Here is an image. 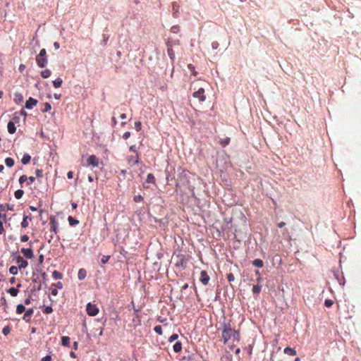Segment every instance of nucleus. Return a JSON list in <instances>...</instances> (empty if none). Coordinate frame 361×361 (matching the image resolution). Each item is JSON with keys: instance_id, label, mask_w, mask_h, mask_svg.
Here are the masks:
<instances>
[{"instance_id": "obj_1", "label": "nucleus", "mask_w": 361, "mask_h": 361, "mask_svg": "<svg viewBox=\"0 0 361 361\" xmlns=\"http://www.w3.org/2000/svg\"><path fill=\"white\" fill-rule=\"evenodd\" d=\"M222 338L224 343H227L231 338L234 341H239L240 335L235 329H231L230 324H225L222 331Z\"/></svg>"}, {"instance_id": "obj_2", "label": "nucleus", "mask_w": 361, "mask_h": 361, "mask_svg": "<svg viewBox=\"0 0 361 361\" xmlns=\"http://www.w3.org/2000/svg\"><path fill=\"white\" fill-rule=\"evenodd\" d=\"M86 311L89 316L94 317L99 313V309L95 305L89 302L86 307Z\"/></svg>"}, {"instance_id": "obj_3", "label": "nucleus", "mask_w": 361, "mask_h": 361, "mask_svg": "<svg viewBox=\"0 0 361 361\" xmlns=\"http://www.w3.org/2000/svg\"><path fill=\"white\" fill-rule=\"evenodd\" d=\"M127 162L130 166L138 164L140 160L139 153L136 152L135 155L128 156L126 158Z\"/></svg>"}, {"instance_id": "obj_4", "label": "nucleus", "mask_w": 361, "mask_h": 361, "mask_svg": "<svg viewBox=\"0 0 361 361\" xmlns=\"http://www.w3.org/2000/svg\"><path fill=\"white\" fill-rule=\"evenodd\" d=\"M192 96L193 97L198 99L200 102H204L206 99L204 89L202 87L199 88L197 91L193 92Z\"/></svg>"}, {"instance_id": "obj_5", "label": "nucleus", "mask_w": 361, "mask_h": 361, "mask_svg": "<svg viewBox=\"0 0 361 361\" xmlns=\"http://www.w3.org/2000/svg\"><path fill=\"white\" fill-rule=\"evenodd\" d=\"M16 261L18 265L19 269H25L28 266V262L19 255L16 257Z\"/></svg>"}, {"instance_id": "obj_6", "label": "nucleus", "mask_w": 361, "mask_h": 361, "mask_svg": "<svg viewBox=\"0 0 361 361\" xmlns=\"http://www.w3.org/2000/svg\"><path fill=\"white\" fill-rule=\"evenodd\" d=\"M36 62L39 67L44 68L47 64L48 60L47 56H39L37 55L36 56Z\"/></svg>"}, {"instance_id": "obj_7", "label": "nucleus", "mask_w": 361, "mask_h": 361, "mask_svg": "<svg viewBox=\"0 0 361 361\" xmlns=\"http://www.w3.org/2000/svg\"><path fill=\"white\" fill-rule=\"evenodd\" d=\"M87 165L97 167L99 166V159L95 155H90L87 159Z\"/></svg>"}, {"instance_id": "obj_8", "label": "nucleus", "mask_w": 361, "mask_h": 361, "mask_svg": "<svg viewBox=\"0 0 361 361\" xmlns=\"http://www.w3.org/2000/svg\"><path fill=\"white\" fill-rule=\"evenodd\" d=\"M209 279L210 278L207 274V272L206 271H201L200 277V281H201V283L203 285L206 286L208 284Z\"/></svg>"}, {"instance_id": "obj_9", "label": "nucleus", "mask_w": 361, "mask_h": 361, "mask_svg": "<svg viewBox=\"0 0 361 361\" xmlns=\"http://www.w3.org/2000/svg\"><path fill=\"white\" fill-rule=\"evenodd\" d=\"M49 224L51 226V231L56 234L58 232V223L54 216L50 217Z\"/></svg>"}, {"instance_id": "obj_10", "label": "nucleus", "mask_w": 361, "mask_h": 361, "mask_svg": "<svg viewBox=\"0 0 361 361\" xmlns=\"http://www.w3.org/2000/svg\"><path fill=\"white\" fill-rule=\"evenodd\" d=\"M37 100L32 98V97H30L27 101H26V103H25V108L26 109H32L34 106H35L37 104Z\"/></svg>"}, {"instance_id": "obj_11", "label": "nucleus", "mask_w": 361, "mask_h": 361, "mask_svg": "<svg viewBox=\"0 0 361 361\" xmlns=\"http://www.w3.org/2000/svg\"><path fill=\"white\" fill-rule=\"evenodd\" d=\"M21 253L27 259H32L34 257L33 251L31 248H22Z\"/></svg>"}, {"instance_id": "obj_12", "label": "nucleus", "mask_w": 361, "mask_h": 361, "mask_svg": "<svg viewBox=\"0 0 361 361\" xmlns=\"http://www.w3.org/2000/svg\"><path fill=\"white\" fill-rule=\"evenodd\" d=\"M33 313H34L33 309L30 308V309L27 310L23 317V319L26 322H29L31 320Z\"/></svg>"}, {"instance_id": "obj_13", "label": "nucleus", "mask_w": 361, "mask_h": 361, "mask_svg": "<svg viewBox=\"0 0 361 361\" xmlns=\"http://www.w3.org/2000/svg\"><path fill=\"white\" fill-rule=\"evenodd\" d=\"M13 101L17 104H20L23 102V97L20 93L16 92L14 94Z\"/></svg>"}, {"instance_id": "obj_14", "label": "nucleus", "mask_w": 361, "mask_h": 361, "mask_svg": "<svg viewBox=\"0 0 361 361\" xmlns=\"http://www.w3.org/2000/svg\"><path fill=\"white\" fill-rule=\"evenodd\" d=\"M7 129L10 134H13L16 131L15 123L13 121H9L7 125Z\"/></svg>"}, {"instance_id": "obj_15", "label": "nucleus", "mask_w": 361, "mask_h": 361, "mask_svg": "<svg viewBox=\"0 0 361 361\" xmlns=\"http://www.w3.org/2000/svg\"><path fill=\"white\" fill-rule=\"evenodd\" d=\"M86 276H87V271L83 268L80 269L78 271V279L83 280L85 279Z\"/></svg>"}, {"instance_id": "obj_16", "label": "nucleus", "mask_w": 361, "mask_h": 361, "mask_svg": "<svg viewBox=\"0 0 361 361\" xmlns=\"http://www.w3.org/2000/svg\"><path fill=\"white\" fill-rule=\"evenodd\" d=\"M167 52L170 59L173 60L175 59V52L173 50L171 45H169V44H167Z\"/></svg>"}, {"instance_id": "obj_17", "label": "nucleus", "mask_w": 361, "mask_h": 361, "mask_svg": "<svg viewBox=\"0 0 361 361\" xmlns=\"http://www.w3.org/2000/svg\"><path fill=\"white\" fill-rule=\"evenodd\" d=\"M175 353H180L182 350V343L180 341H177L173 346Z\"/></svg>"}, {"instance_id": "obj_18", "label": "nucleus", "mask_w": 361, "mask_h": 361, "mask_svg": "<svg viewBox=\"0 0 361 361\" xmlns=\"http://www.w3.org/2000/svg\"><path fill=\"white\" fill-rule=\"evenodd\" d=\"M283 351L285 354L289 355H295L297 353L296 350L290 347H286Z\"/></svg>"}, {"instance_id": "obj_19", "label": "nucleus", "mask_w": 361, "mask_h": 361, "mask_svg": "<svg viewBox=\"0 0 361 361\" xmlns=\"http://www.w3.org/2000/svg\"><path fill=\"white\" fill-rule=\"evenodd\" d=\"M28 219H31V218L29 216L24 215L23 219L21 222L22 228H25L28 226V225H29Z\"/></svg>"}, {"instance_id": "obj_20", "label": "nucleus", "mask_w": 361, "mask_h": 361, "mask_svg": "<svg viewBox=\"0 0 361 361\" xmlns=\"http://www.w3.org/2000/svg\"><path fill=\"white\" fill-rule=\"evenodd\" d=\"M31 160V157L28 154H24L23 158L21 159V162L23 164H27Z\"/></svg>"}, {"instance_id": "obj_21", "label": "nucleus", "mask_w": 361, "mask_h": 361, "mask_svg": "<svg viewBox=\"0 0 361 361\" xmlns=\"http://www.w3.org/2000/svg\"><path fill=\"white\" fill-rule=\"evenodd\" d=\"M63 80L61 78H57L53 81V85L55 88H59L61 86Z\"/></svg>"}, {"instance_id": "obj_22", "label": "nucleus", "mask_w": 361, "mask_h": 361, "mask_svg": "<svg viewBox=\"0 0 361 361\" xmlns=\"http://www.w3.org/2000/svg\"><path fill=\"white\" fill-rule=\"evenodd\" d=\"M252 264L258 268H262L264 266V262L260 259H256L252 262Z\"/></svg>"}, {"instance_id": "obj_23", "label": "nucleus", "mask_w": 361, "mask_h": 361, "mask_svg": "<svg viewBox=\"0 0 361 361\" xmlns=\"http://www.w3.org/2000/svg\"><path fill=\"white\" fill-rule=\"evenodd\" d=\"M61 343L64 346L69 347L70 346V338L68 336H62Z\"/></svg>"}, {"instance_id": "obj_24", "label": "nucleus", "mask_w": 361, "mask_h": 361, "mask_svg": "<svg viewBox=\"0 0 361 361\" xmlns=\"http://www.w3.org/2000/svg\"><path fill=\"white\" fill-rule=\"evenodd\" d=\"M51 71L49 69H45L41 72V76L43 78H48L51 76Z\"/></svg>"}, {"instance_id": "obj_25", "label": "nucleus", "mask_w": 361, "mask_h": 361, "mask_svg": "<svg viewBox=\"0 0 361 361\" xmlns=\"http://www.w3.org/2000/svg\"><path fill=\"white\" fill-rule=\"evenodd\" d=\"M7 292L13 297H15L18 295L19 290L16 288H10L7 290Z\"/></svg>"}, {"instance_id": "obj_26", "label": "nucleus", "mask_w": 361, "mask_h": 361, "mask_svg": "<svg viewBox=\"0 0 361 361\" xmlns=\"http://www.w3.org/2000/svg\"><path fill=\"white\" fill-rule=\"evenodd\" d=\"M25 311V307L23 305L19 304L17 305V307H16V313L17 314H20L23 313Z\"/></svg>"}, {"instance_id": "obj_27", "label": "nucleus", "mask_w": 361, "mask_h": 361, "mask_svg": "<svg viewBox=\"0 0 361 361\" xmlns=\"http://www.w3.org/2000/svg\"><path fill=\"white\" fill-rule=\"evenodd\" d=\"M262 286L259 284L254 285L252 287L253 294L258 295L261 291Z\"/></svg>"}, {"instance_id": "obj_28", "label": "nucleus", "mask_w": 361, "mask_h": 361, "mask_svg": "<svg viewBox=\"0 0 361 361\" xmlns=\"http://www.w3.org/2000/svg\"><path fill=\"white\" fill-rule=\"evenodd\" d=\"M68 221L69 222V224L72 226H75V225H77L79 224V221L74 219L73 216H68Z\"/></svg>"}, {"instance_id": "obj_29", "label": "nucleus", "mask_w": 361, "mask_h": 361, "mask_svg": "<svg viewBox=\"0 0 361 361\" xmlns=\"http://www.w3.org/2000/svg\"><path fill=\"white\" fill-rule=\"evenodd\" d=\"M52 277H53L54 279H56V280H57V279H62V277H63V275H62V274H61V272H59V271H56V270H55V271H54L52 272Z\"/></svg>"}, {"instance_id": "obj_30", "label": "nucleus", "mask_w": 361, "mask_h": 361, "mask_svg": "<svg viewBox=\"0 0 361 361\" xmlns=\"http://www.w3.org/2000/svg\"><path fill=\"white\" fill-rule=\"evenodd\" d=\"M147 183L155 184V178L152 173H149L146 180Z\"/></svg>"}, {"instance_id": "obj_31", "label": "nucleus", "mask_w": 361, "mask_h": 361, "mask_svg": "<svg viewBox=\"0 0 361 361\" xmlns=\"http://www.w3.org/2000/svg\"><path fill=\"white\" fill-rule=\"evenodd\" d=\"M14 160L11 157H8L5 159V164L8 167H12L14 165Z\"/></svg>"}, {"instance_id": "obj_32", "label": "nucleus", "mask_w": 361, "mask_h": 361, "mask_svg": "<svg viewBox=\"0 0 361 361\" xmlns=\"http://www.w3.org/2000/svg\"><path fill=\"white\" fill-rule=\"evenodd\" d=\"M18 267H16V266H11L10 268H9V272L11 274L15 276V275H17L18 273Z\"/></svg>"}, {"instance_id": "obj_33", "label": "nucleus", "mask_w": 361, "mask_h": 361, "mask_svg": "<svg viewBox=\"0 0 361 361\" xmlns=\"http://www.w3.org/2000/svg\"><path fill=\"white\" fill-rule=\"evenodd\" d=\"M24 194V191L22 190H18L15 192L14 195L15 197L18 200L20 199Z\"/></svg>"}, {"instance_id": "obj_34", "label": "nucleus", "mask_w": 361, "mask_h": 361, "mask_svg": "<svg viewBox=\"0 0 361 361\" xmlns=\"http://www.w3.org/2000/svg\"><path fill=\"white\" fill-rule=\"evenodd\" d=\"M229 142H230V138L229 137H226L225 139L221 140L219 141V143L224 147H226V145H228L229 144Z\"/></svg>"}, {"instance_id": "obj_35", "label": "nucleus", "mask_w": 361, "mask_h": 361, "mask_svg": "<svg viewBox=\"0 0 361 361\" xmlns=\"http://www.w3.org/2000/svg\"><path fill=\"white\" fill-rule=\"evenodd\" d=\"M27 180V176L26 175H22L19 178V183L21 185V187L23 186V184Z\"/></svg>"}, {"instance_id": "obj_36", "label": "nucleus", "mask_w": 361, "mask_h": 361, "mask_svg": "<svg viewBox=\"0 0 361 361\" xmlns=\"http://www.w3.org/2000/svg\"><path fill=\"white\" fill-rule=\"evenodd\" d=\"M44 108L42 109L43 112H47V111H50L51 109V104L48 102L44 103Z\"/></svg>"}, {"instance_id": "obj_37", "label": "nucleus", "mask_w": 361, "mask_h": 361, "mask_svg": "<svg viewBox=\"0 0 361 361\" xmlns=\"http://www.w3.org/2000/svg\"><path fill=\"white\" fill-rule=\"evenodd\" d=\"M109 259H110V256L109 255H103L102 259H101V262L104 264L108 262Z\"/></svg>"}, {"instance_id": "obj_38", "label": "nucleus", "mask_w": 361, "mask_h": 361, "mask_svg": "<svg viewBox=\"0 0 361 361\" xmlns=\"http://www.w3.org/2000/svg\"><path fill=\"white\" fill-rule=\"evenodd\" d=\"M154 330L157 334L162 335V328L161 326L158 325L154 326Z\"/></svg>"}, {"instance_id": "obj_39", "label": "nucleus", "mask_w": 361, "mask_h": 361, "mask_svg": "<svg viewBox=\"0 0 361 361\" xmlns=\"http://www.w3.org/2000/svg\"><path fill=\"white\" fill-rule=\"evenodd\" d=\"M178 338V335L177 334H172L169 338V342L170 343H172L174 341H176L177 338Z\"/></svg>"}, {"instance_id": "obj_40", "label": "nucleus", "mask_w": 361, "mask_h": 361, "mask_svg": "<svg viewBox=\"0 0 361 361\" xmlns=\"http://www.w3.org/2000/svg\"><path fill=\"white\" fill-rule=\"evenodd\" d=\"M135 202H140L143 200V197L140 195H135L133 198Z\"/></svg>"}, {"instance_id": "obj_41", "label": "nucleus", "mask_w": 361, "mask_h": 361, "mask_svg": "<svg viewBox=\"0 0 361 361\" xmlns=\"http://www.w3.org/2000/svg\"><path fill=\"white\" fill-rule=\"evenodd\" d=\"M10 331H11V328L8 326H5L2 330V333L5 336L8 335L10 333Z\"/></svg>"}, {"instance_id": "obj_42", "label": "nucleus", "mask_w": 361, "mask_h": 361, "mask_svg": "<svg viewBox=\"0 0 361 361\" xmlns=\"http://www.w3.org/2000/svg\"><path fill=\"white\" fill-rule=\"evenodd\" d=\"M53 312V309L51 306H47L44 310V313L51 314Z\"/></svg>"}, {"instance_id": "obj_43", "label": "nucleus", "mask_w": 361, "mask_h": 361, "mask_svg": "<svg viewBox=\"0 0 361 361\" xmlns=\"http://www.w3.org/2000/svg\"><path fill=\"white\" fill-rule=\"evenodd\" d=\"M180 30L179 25H173L171 28V31L173 33H177Z\"/></svg>"}, {"instance_id": "obj_44", "label": "nucleus", "mask_w": 361, "mask_h": 361, "mask_svg": "<svg viewBox=\"0 0 361 361\" xmlns=\"http://www.w3.org/2000/svg\"><path fill=\"white\" fill-rule=\"evenodd\" d=\"M333 304H334V301L331 300H329V299L326 300L325 302H324L325 306L327 307H331L333 305Z\"/></svg>"}, {"instance_id": "obj_45", "label": "nucleus", "mask_w": 361, "mask_h": 361, "mask_svg": "<svg viewBox=\"0 0 361 361\" xmlns=\"http://www.w3.org/2000/svg\"><path fill=\"white\" fill-rule=\"evenodd\" d=\"M142 123L140 121H136L135 123V128L137 132L141 130Z\"/></svg>"}, {"instance_id": "obj_46", "label": "nucleus", "mask_w": 361, "mask_h": 361, "mask_svg": "<svg viewBox=\"0 0 361 361\" xmlns=\"http://www.w3.org/2000/svg\"><path fill=\"white\" fill-rule=\"evenodd\" d=\"M188 69H189L190 71H191V72L192 73V74H193L194 75H197V72L195 71V67H194V66H193V65H192V64H188Z\"/></svg>"}, {"instance_id": "obj_47", "label": "nucleus", "mask_w": 361, "mask_h": 361, "mask_svg": "<svg viewBox=\"0 0 361 361\" xmlns=\"http://www.w3.org/2000/svg\"><path fill=\"white\" fill-rule=\"evenodd\" d=\"M227 279L229 282L233 281L235 280V276L232 273H230L227 276Z\"/></svg>"}, {"instance_id": "obj_48", "label": "nucleus", "mask_w": 361, "mask_h": 361, "mask_svg": "<svg viewBox=\"0 0 361 361\" xmlns=\"http://www.w3.org/2000/svg\"><path fill=\"white\" fill-rule=\"evenodd\" d=\"M35 180V178L33 176L27 177V185H31Z\"/></svg>"}, {"instance_id": "obj_49", "label": "nucleus", "mask_w": 361, "mask_h": 361, "mask_svg": "<svg viewBox=\"0 0 361 361\" xmlns=\"http://www.w3.org/2000/svg\"><path fill=\"white\" fill-rule=\"evenodd\" d=\"M35 175L37 177H42L43 175V171L41 169H37L35 171Z\"/></svg>"}, {"instance_id": "obj_50", "label": "nucleus", "mask_w": 361, "mask_h": 361, "mask_svg": "<svg viewBox=\"0 0 361 361\" xmlns=\"http://www.w3.org/2000/svg\"><path fill=\"white\" fill-rule=\"evenodd\" d=\"M39 56H47V51L45 49H42L38 54Z\"/></svg>"}, {"instance_id": "obj_51", "label": "nucleus", "mask_w": 361, "mask_h": 361, "mask_svg": "<svg viewBox=\"0 0 361 361\" xmlns=\"http://www.w3.org/2000/svg\"><path fill=\"white\" fill-rule=\"evenodd\" d=\"M130 152H132L136 154V152H137L136 149V146L135 145H131L129 148Z\"/></svg>"}, {"instance_id": "obj_52", "label": "nucleus", "mask_w": 361, "mask_h": 361, "mask_svg": "<svg viewBox=\"0 0 361 361\" xmlns=\"http://www.w3.org/2000/svg\"><path fill=\"white\" fill-rule=\"evenodd\" d=\"M130 133L127 131V132L123 133V138L124 140H127V139H128L130 137Z\"/></svg>"}, {"instance_id": "obj_53", "label": "nucleus", "mask_w": 361, "mask_h": 361, "mask_svg": "<svg viewBox=\"0 0 361 361\" xmlns=\"http://www.w3.org/2000/svg\"><path fill=\"white\" fill-rule=\"evenodd\" d=\"M29 240V237L27 235H23L20 237V240L22 242H27Z\"/></svg>"}, {"instance_id": "obj_54", "label": "nucleus", "mask_w": 361, "mask_h": 361, "mask_svg": "<svg viewBox=\"0 0 361 361\" xmlns=\"http://www.w3.org/2000/svg\"><path fill=\"white\" fill-rule=\"evenodd\" d=\"M41 361H51V357L50 355H47L44 357Z\"/></svg>"}, {"instance_id": "obj_55", "label": "nucleus", "mask_w": 361, "mask_h": 361, "mask_svg": "<svg viewBox=\"0 0 361 361\" xmlns=\"http://www.w3.org/2000/svg\"><path fill=\"white\" fill-rule=\"evenodd\" d=\"M4 232V228L3 226V222L0 221V234H2Z\"/></svg>"}, {"instance_id": "obj_56", "label": "nucleus", "mask_w": 361, "mask_h": 361, "mask_svg": "<svg viewBox=\"0 0 361 361\" xmlns=\"http://www.w3.org/2000/svg\"><path fill=\"white\" fill-rule=\"evenodd\" d=\"M212 46L213 49H217L219 47V43L217 42H212Z\"/></svg>"}, {"instance_id": "obj_57", "label": "nucleus", "mask_w": 361, "mask_h": 361, "mask_svg": "<svg viewBox=\"0 0 361 361\" xmlns=\"http://www.w3.org/2000/svg\"><path fill=\"white\" fill-rule=\"evenodd\" d=\"M67 177H68V178L71 179L73 177V172L68 171L67 173Z\"/></svg>"}, {"instance_id": "obj_58", "label": "nucleus", "mask_w": 361, "mask_h": 361, "mask_svg": "<svg viewBox=\"0 0 361 361\" xmlns=\"http://www.w3.org/2000/svg\"><path fill=\"white\" fill-rule=\"evenodd\" d=\"M55 286L59 288H63V283L60 281L57 282Z\"/></svg>"}, {"instance_id": "obj_59", "label": "nucleus", "mask_w": 361, "mask_h": 361, "mask_svg": "<svg viewBox=\"0 0 361 361\" xmlns=\"http://www.w3.org/2000/svg\"><path fill=\"white\" fill-rule=\"evenodd\" d=\"M16 278L14 276H13L10 279L9 282L11 284H13L16 283Z\"/></svg>"}, {"instance_id": "obj_60", "label": "nucleus", "mask_w": 361, "mask_h": 361, "mask_svg": "<svg viewBox=\"0 0 361 361\" xmlns=\"http://www.w3.org/2000/svg\"><path fill=\"white\" fill-rule=\"evenodd\" d=\"M51 293L52 295H56L58 294V290L56 288L52 289Z\"/></svg>"}, {"instance_id": "obj_61", "label": "nucleus", "mask_w": 361, "mask_h": 361, "mask_svg": "<svg viewBox=\"0 0 361 361\" xmlns=\"http://www.w3.org/2000/svg\"><path fill=\"white\" fill-rule=\"evenodd\" d=\"M54 47H55V49H58L59 48V46H60V45H59V42H55L54 43Z\"/></svg>"}, {"instance_id": "obj_62", "label": "nucleus", "mask_w": 361, "mask_h": 361, "mask_svg": "<svg viewBox=\"0 0 361 361\" xmlns=\"http://www.w3.org/2000/svg\"><path fill=\"white\" fill-rule=\"evenodd\" d=\"M285 225H286V223H285V222H280V223H279V224H278V226H279V228H282V227H283Z\"/></svg>"}, {"instance_id": "obj_63", "label": "nucleus", "mask_w": 361, "mask_h": 361, "mask_svg": "<svg viewBox=\"0 0 361 361\" xmlns=\"http://www.w3.org/2000/svg\"><path fill=\"white\" fill-rule=\"evenodd\" d=\"M43 260H44V256L42 255H39V262L40 263H42Z\"/></svg>"}, {"instance_id": "obj_64", "label": "nucleus", "mask_w": 361, "mask_h": 361, "mask_svg": "<svg viewBox=\"0 0 361 361\" xmlns=\"http://www.w3.org/2000/svg\"><path fill=\"white\" fill-rule=\"evenodd\" d=\"M70 355H71V357H73V358H75V357H76V355H75V353L74 352H73V351H71V352L70 353Z\"/></svg>"}]
</instances>
